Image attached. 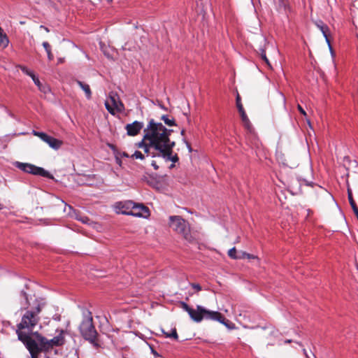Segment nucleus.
Wrapping results in <instances>:
<instances>
[{
	"mask_svg": "<svg viewBox=\"0 0 358 358\" xmlns=\"http://www.w3.org/2000/svg\"><path fill=\"white\" fill-rule=\"evenodd\" d=\"M315 24L316 27L322 33V34L325 38V41H326L327 43L328 44V46H329L330 50L331 51L332 48H331L330 40L329 38V32H330L329 27L321 20L315 22Z\"/></svg>",
	"mask_w": 358,
	"mask_h": 358,
	"instance_id": "nucleus-14",
	"label": "nucleus"
},
{
	"mask_svg": "<svg viewBox=\"0 0 358 358\" xmlns=\"http://www.w3.org/2000/svg\"><path fill=\"white\" fill-rule=\"evenodd\" d=\"M30 334L31 333L17 331L19 340L26 346L30 353L31 357L38 358V355L41 350H43V348L30 336Z\"/></svg>",
	"mask_w": 358,
	"mask_h": 358,
	"instance_id": "nucleus-6",
	"label": "nucleus"
},
{
	"mask_svg": "<svg viewBox=\"0 0 358 358\" xmlns=\"http://www.w3.org/2000/svg\"><path fill=\"white\" fill-rule=\"evenodd\" d=\"M77 84L85 92L87 99H90L92 96V92H91L90 85L87 84H85L80 80H77Z\"/></svg>",
	"mask_w": 358,
	"mask_h": 358,
	"instance_id": "nucleus-17",
	"label": "nucleus"
},
{
	"mask_svg": "<svg viewBox=\"0 0 358 358\" xmlns=\"http://www.w3.org/2000/svg\"><path fill=\"white\" fill-rule=\"evenodd\" d=\"M161 119L169 127L176 125L174 119L170 118L168 115H162Z\"/></svg>",
	"mask_w": 358,
	"mask_h": 358,
	"instance_id": "nucleus-21",
	"label": "nucleus"
},
{
	"mask_svg": "<svg viewBox=\"0 0 358 358\" xmlns=\"http://www.w3.org/2000/svg\"><path fill=\"white\" fill-rule=\"evenodd\" d=\"M151 351L155 356H159V354L154 349L151 348Z\"/></svg>",
	"mask_w": 358,
	"mask_h": 358,
	"instance_id": "nucleus-36",
	"label": "nucleus"
},
{
	"mask_svg": "<svg viewBox=\"0 0 358 358\" xmlns=\"http://www.w3.org/2000/svg\"><path fill=\"white\" fill-rule=\"evenodd\" d=\"M228 255L232 259H241V257H239V254L237 255V252L235 248H233L229 250Z\"/></svg>",
	"mask_w": 358,
	"mask_h": 358,
	"instance_id": "nucleus-24",
	"label": "nucleus"
},
{
	"mask_svg": "<svg viewBox=\"0 0 358 358\" xmlns=\"http://www.w3.org/2000/svg\"><path fill=\"white\" fill-rule=\"evenodd\" d=\"M150 164L152 166H153V168L155 169V170H157L159 166L157 164V162L155 160H152L150 162Z\"/></svg>",
	"mask_w": 358,
	"mask_h": 358,
	"instance_id": "nucleus-31",
	"label": "nucleus"
},
{
	"mask_svg": "<svg viewBox=\"0 0 358 358\" xmlns=\"http://www.w3.org/2000/svg\"><path fill=\"white\" fill-rule=\"evenodd\" d=\"M21 309L26 310L22 315L21 322L17 324V330L22 332L31 333L39 322L38 314L45 306L43 298H37L22 291L20 296Z\"/></svg>",
	"mask_w": 358,
	"mask_h": 358,
	"instance_id": "nucleus-2",
	"label": "nucleus"
},
{
	"mask_svg": "<svg viewBox=\"0 0 358 358\" xmlns=\"http://www.w3.org/2000/svg\"><path fill=\"white\" fill-rule=\"evenodd\" d=\"M124 206H126L127 209H130V210H121L120 211L121 214L145 218L150 215L148 208L143 204H138L131 201H127V203L124 204Z\"/></svg>",
	"mask_w": 358,
	"mask_h": 358,
	"instance_id": "nucleus-7",
	"label": "nucleus"
},
{
	"mask_svg": "<svg viewBox=\"0 0 358 358\" xmlns=\"http://www.w3.org/2000/svg\"><path fill=\"white\" fill-rule=\"evenodd\" d=\"M303 350V353L304 355H306V357L308 358V355H307V353H306V350L305 349Z\"/></svg>",
	"mask_w": 358,
	"mask_h": 358,
	"instance_id": "nucleus-38",
	"label": "nucleus"
},
{
	"mask_svg": "<svg viewBox=\"0 0 358 358\" xmlns=\"http://www.w3.org/2000/svg\"><path fill=\"white\" fill-rule=\"evenodd\" d=\"M105 106L107 110L112 115H115V111L122 112L124 110V105L119 101L116 95H110L109 100L105 102Z\"/></svg>",
	"mask_w": 358,
	"mask_h": 358,
	"instance_id": "nucleus-11",
	"label": "nucleus"
},
{
	"mask_svg": "<svg viewBox=\"0 0 358 358\" xmlns=\"http://www.w3.org/2000/svg\"><path fill=\"white\" fill-rule=\"evenodd\" d=\"M161 108L165 109L162 106L160 105Z\"/></svg>",
	"mask_w": 358,
	"mask_h": 358,
	"instance_id": "nucleus-42",
	"label": "nucleus"
},
{
	"mask_svg": "<svg viewBox=\"0 0 358 358\" xmlns=\"http://www.w3.org/2000/svg\"><path fill=\"white\" fill-rule=\"evenodd\" d=\"M241 120H242V122L244 124V127L249 131H252V125L250 122V120L246 115V113H244V114H242L241 115Z\"/></svg>",
	"mask_w": 358,
	"mask_h": 358,
	"instance_id": "nucleus-19",
	"label": "nucleus"
},
{
	"mask_svg": "<svg viewBox=\"0 0 358 358\" xmlns=\"http://www.w3.org/2000/svg\"><path fill=\"white\" fill-rule=\"evenodd\" d=\"M259 52H260V56L262 57V59L264 61V62L266 63V64L267 65V66L269 68V69H272L271 67V65L266 55V51L263 48H261L259 49Z\"/></svg>",
	"mask_w": 358,
	"mask_h": 358,
	"instance_id": "nucleus-22",
	"label": "nucleus"
},
{
	"mask_svg": "<svg viewBox=\"0 0 358 358\" xmlns=\"http://www.w3.org/2000/svg\"><path fill=\"white\" fill-rule=\"evenodd\" d=\"M80 331L85 339L89 341L94 347H99L96 341L98 334L93 324V319L91 315L82 322L80 325Z\"/></svg>",
	"mask_w": 358,
	"mask_h": 358,
	"instance_id": "nucleus-5",
	"label": "nucleus"
},
{
	"mask_svg": "<svg viewBox=\"0 0 358 358\" xmlns=\"http://www.w3.org/2000/svg\"><path fill=\"white\" fill-rule=\"evenodd\" d=\"M191 286L192 288L196 289L197 292H199L201 290V287L199 284L192 283Z\"/></svg>",
	"mask_w": 358,
	"mask_h": 358,
	"instance_id": "nucleus-29",
	"label": "nucleus"
},
{
	"mask_svg": "<svg viewBox=\"0 0 358 358\" xmlns=\"http://www.w3.org/2000/svg\"><path fill=\"white\" fill-rule=\"evenodd\" d=\"M127 203V201L125 202H120V203H116L115 205V210H116V212L117 213H121L120 212L121 210H130V209H127L126 206H124V204Z\"/></svg>",
	"mask_w": 358,
	"mask_h": 358,
	"instance_id": "nucleus-23",
	"label": "nucleus"
},
{
	"mask_svg": "<svg viewBox=\"0 0 358 358\" xmlns=\"http://www.w3.org/2000/svg\"><path fill=\"white\" fill-rule=\"evenodd\" d=\"M32 134L34 136L40 138L43 142L46 143L51 148L54 150H59L63 144L62 141L52 137L44 132L33 130Z\"/></svg>",
	"mask_w": 358,
	"mask_h": 358,
	"instance_id": "nucleus-10",
	"label": "nucleus"
},
{
	"mask_svg": "<svg viewBox=\"0 0 358 358\" xmlns=\"http://www.w3.org/2000/svg\"><path fill=\"white\" fill-rule=\"evenodd\" d=\"M180 306L188 313L191 320L196 323H200L202 320H206L217 321L229 329H233L235 327L234 324L226 320L222 314L217 311L208 310L200 305H196V308H193L184 301L180 302Z\"/></svg>",
	"mask_w": 358,
	"mask_h": 358,
	"instance_id": "nucleus-3",
	"label": "nucleus"
},
{
	"mask_svg": "<svg viewBox=\"0 0 358 358\" xmlns=\"http://www.w3.org/2000/svg\"><path fill=\"white\" fill-rule=\"evenodd\" d=\"M184 142L186 144L187 148L189 152H191L192 151V147H191L190 144L186 140H184Z\"/></svg>",
	"mask_w": 358,
	"mask_h": 358,
	"instance_id": "nucleus-35",
	"label": "nucleus"
},
{
	"mask_svg": "<svg viewBox=\"0 0 358 358\" xmlns=\"http://www.w3.org/2000/svg\"><path fill=\"white\" fill-rule=\"evenodd\" d=\"M34 84L38 87V90L43 92L44 94H47L50 92V88L48 86L45 85H43L38 77H36V76L32 78Z\"/></svg>",
	"mask_w": 358,
	"mask_h": 358,
	"instance_id": "nucleus-15",
	"label": "nucleus"
},
{
	"mask_svg": "<svg viewBox=\"0 0 358 358\" xmlns=\"http://www.w3.org/2000/svg\"><path fill=\"white\" fill-rule=\"evenodd\" d=\"M81 221H82L83 222H85V220H84V219H82V220H81Z\"/></svg>",
	"mask_w": 358,
	"mask_h": 358,
	"instance_id": "nucleus-40",
	"label": "nucleus"
},
{
	"mask_svg": "<svg viewBox=\"0 0 358 358\" xmlns=\"http://www.w3.org/2000/svg\"><path fill=\"white\" fill-rule=\"evenodd\" d=\"M131 157L134 159H144V155L140 151H135L134 153L131 155Z\"/></svg>",
	"mask_w": 358,
	"mask_h": 358,
	"instance_id": "nucleus-28",
	"label": "nucleus"
},
{
	"mask_svg": "<svg viewBox=\"0 0 358 358\" xmlns=\"http://www.w3.org/2000/svg\"><path fill=\"white\" fill-rule=\"evenodd\" d=\"M173 130L166 129L161 122L151 119L144 129V136L138 147L142 148L147 157H160L166 161L176 162V155H172L175 142L171 141L169 136Z\"/></svg>",
	"mask_w": 358,
	"mask_h": 358,
	"instance_id": "nucleus-1",
	"label": "nucleus"
},
{
	"mask_svg": "<svg viewBox=\"0 0 358 358\" xmlns=\"http://www.w3.org/2000/svg\"><path fill=\"white\" fill-rule=\"evenodd\" d=\"M236 101L237 108H239L240 106H243L241 103V97H240L239 94H237Z\"/></svg>",
	"mask_w": 358,
	"mask_h": 358,
	"instance_id": "nucleus-30",
	"label": "nucleus"
},
{
	"mask_svg": "<svg viewBox=\"0 0 358 358\" xmlns=\"http://www.w3.org/2000/svg\"><path fill=\"white\" fill-rule=\"evenodd\" d=\"M40 28H41V29H45V31H46L47 32H48V31H49L48 28H47V27H44L43 25H41V26H40Z\"/></svg>",
	"mask_w": 358,
	"mask_h": 358,
	"instance_id": "nucleus-37",
	"label": "nucleus"
},
{
	"mask_svg": "<svg viewBox=\"0 0 358 358\" xmlns=\"http://www.w3.org/2000/svg\"><path fill=\"white\" fill-rule=\"evenodd\" d=\"M169 227L176 233L182 236V237L191 241L192 236L190 234V227L189 223L178 215L169 217Z\"/></svg>",
	"mask_w": 358,
	"mask_h": 358,
	"instance_id": "nucleus-4",
	"label": "nucleus"
},
{
	"mask_svg": "<svg viewBox=\"0 0 358 358\" xmlns=\"http://www.w3.org/2000/svg\"><path fill=\"white\" fill-rule=\"evenodd\" d=\"M34 335L36 336L41 347L43 348V350H48L54 347L62 345L64 341V336H62V331L52 339H48L38 333H35Z\"/></svg>",
	"mask_w": 358,
	"mask_h": 358,
	"instance_id": "nucleus-9",
	"label": "nucleus"
},
{
	"mask_svg": "<svg viewBox=\"0 0 358 358\" xmlns=\"http://www.w3.org/2000/svg\"><path fill=\"white\" fill-rule=\"evenodd\" d=\"M290 342V340H287L285 341V343H289Z\"/></svg>",
	"mask_w": 358,
	"mask_h": 358,
	"instance_id": "nucleus-41",
	"label": "nucleus"
},
{
	"mask_svg": "<svg viewBox=\"0 0 358 358\" xmlns=\"http://www.w3.org/2000/svg\"><path fill=\"white\" fill-rule=\"evenodd\" d=\"M30 358H32V357H30Z\"/></svg>",
	"mask_w": 358,
	"mask_h": 358,
	"instance_id": "nucleus-43",
	"label": "nucleus"
},
{
	"mask_svg": "<svg viewBox=\"0 0 358 358\" xmlns=\"http://www.w3.org/2000/svg\"><path fill=\"white\" fill-rule=\"evenodd\" d=\"M239 257H241V259L248 258V259H256L257 257L252 255L248 254L245 252H241L239 253Z\"/></svg>",
	"mask_w": 358,
	"mask_h": 358,
	"instance_id": "nucleus-26",
	"label": "nucleus"
},
{
	"mask_svg": "<svg viewBox=\"0 0 358 358\" xmlns=\"http://www.w3.org/2000/svg\"><path fill=\"white\" fill-rule=\"evenodd\" d=\"M14 165L16 168L25 173H31L34 176L50 178V175L48 171L45 170L43 168L36 166L34 164L15 162Z\"/></svg>",
	"mask_w": 358,
	"mask_h": 358,
	"instance_id": "nucleus-8",
	"label": "nucleus"
},
{
	"mask_svg": "<svg viewBox=\"0 0 358 358\" xmlns=\"http://www.w3.org/2000/svg\"><path fill=\"white\" fill-rule=\"evenodd\" d=\"M238 112L240 113V115H242V114L245 113V110L243 109V106H240L239 108H238Z\"/></svg>",
	"mask_w": 358,
	"mask_h": 358,
	"instance_id": "nucleus-34",
	"label": "nucleus"
},
{
	"mask_svg": "<svg viewBox=\"0 0 358 358\" xmlns=\"http://www.w3.org/2000/svg\"><path fill=\"white\" fill-rule=\"evenodd\" d=\"M144 127L143 122L134 121L132 123L127 124L125 126L127 134L130 136H135L140 133Z\"/></svg>",
	"mask_w": 358,
	"mask_h": 358,
	"instance_id": "nucleus-13",
	"label": "nucleus"
},
{
	"mask_svg": "<svg viewBox=\"0 0 358 358\" xmlns=\"http://www.w3.org/2000/svg\"><path fill=\"white\" fill-rule=\"evenodd\" d=\"M9 40L3 29L0 27V47L5 48L8 45Z\"/></svg>",
	"mask_w": 358,
	"mask_h": 358,
	"instance_id": "nucleus-16",
	"label": "nucleus"
},
{
	"mask_svg": "<svg viewBox=\"0 0 358 358\" xmlns=\"http://www.w3.org/2000/svg\"><path fill=\"white\" fill-rule=\"evenodd\" d=\"M302 185H310V183L305 178L301 177L293 178L290 180L289 185V188L293 194H297L301 191Z\"/></svg>",
	"mask_w": 358,
	"mask_h": 358,
	"instance_id": "nucleus-12",
	"label": "nucleus"
},
{
	"mask_svg": "<svg viewBox=\"0 0 358 358\" xmlns=\"http://www.w3.org/2000/svg\"><path fill=\"white\" fill-rule=\"evenodd\" d=\"M241 120H242V122L244 124V127L249 131H252V125L250 122V120L246 115V113H244V114H242L241 115Z\"/></svg>",
	"mask_w": 358,
	"mask_h": 358,
	"instance_id": "nucleus-18",
	"label": "nucleus"
},
{
	"mask_svg": "<svg viewBox=\"0 0 358 358\" xmlns=\"http://www.w3.org/2000/svg\"><path fill=\"white\" fill-rule=\"evenodd\" d=\"M184 133H185V131H184V130H182V131H181V134H182V135H184Z\"/></svg>",
	"mask_w": 358,
	"mask_h": 358,
	"instance_id": "nucleus-39",
	"label": "nucleus"
},
{
	"mask_svg": "<svg viewBox=\"0 0 358 358\" xmlns=\"http://www.w3.org/2000/svg\"><path fill=\"white\" fill-rule=\"evenodd\" d=\"M297 108H298L299 111L302 115H303L304 116H306V111L303 110V108L300 105H298Z\"/></svg>",
	"mask_w": 358,
	"mask_h": 358,
	"instance_id": "nucleus-32",
	"label": "nucleus"
},
{
	"mask_svg": "<svg viewBox=\"0 0 358 358\" xmlns=\"http://www.w3.org/2000/svg\"><path fill=\"white\" fill-rule=\"evenodd\" d=\"M166 336L168 338H173L175 340H177L178 338V336L176 329H173L171 330V334L166 333Z\"/></svg>",
	"mask_w": 358,
	"mask_h": 358,
	"instance_id": "nucleus-27",
	"label": "nucleus"
},
{
	"mask_svg": "<svg viewBox=\"0 0 358 358\" xmlns=\"http://www.w3.org/2000/svg\"><path fill=\"white\" fill-rule=\"evenodd\" d=\"M43 46L47 52L48 59L50 61L52 60L54 58V56L51 52V48H50V44L48 42L45 41L43 43Z\"/></svg>",
	"mask_w": 358,
	"mask_h": 358,
	"instance_id": "nucleus-20",
	"label": "nucleus"
},
{
	"mask_svg": "<svg viewBox=\"0 0 358 358\" xmlns=\"http://www.w3.org/2000/svg\"><path fill=\"white\" fill-rule=\"evenodd\" d=\"M20 68L24 73L30 76L31 79L35 76V74L31 71L28 69L26 66H20Z\"/></svg>",
	"mask_w": 358,
	"mask_h": 358,
	"instance_id": "nucleus-25",
	"label": "nucleus"
},
{
	"mask_svg": "<svg viewBox=\"0 0 358 358\" xmlns=\"http://www.w3.org/2000/svg\"><path fill=\"white\" fill-rule=\"evenodd\" d=\"M238 112L240 113V115H242V114L245 113V110L243 109V106H240L239 108H238Z\"/></svg>",
	"mask_w": 358,
	"mask_h": 358,
	"instance_id": "nucleus-33",
	"label": "nucleus"
}]
</instances>
